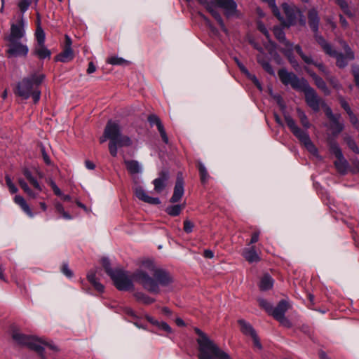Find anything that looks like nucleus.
<instances>
[{"label": "nucleus", "instance_id": "f257e3e1", "mask_svg": "<svg viewBox=\"0 0 359 359\" xmlns=\"http://www.w3.org/2000/svg\"><path fill=\"white\" fill-rule=\"evenodd\" d=\"M141 267L133 273V278L150 293L158 294L161 286L167 287L173 282L170 273L157 267L152 260L143 261Z\"/></svg>", "mask_w": 359, "mask_h": 359}, {"label": "nucleus", "instance_id": "f03ea898", "mask_svg": "<svg viewBox=\"0 0 359 359\" xmlns=\"http://www.w3.org/2000/svg\"><path fill=\"white\" fill-rule=\"evenodd\" d=\"M278 74L284 85H290L293 89L304 93L306 104L315 112L320 111V105L325 106V102L304 78H299L294 73L289 72L285 69H279Z\"/></svg>", "mask_w": 359, "mask_h": 359}, {"label": "nucleus", "instance_id": "7ed1b4c3", "mask_svg": "<svg viewBox=\"0 0 359 359\" xmlns=\"http://www.w3.org/2000/svg\"><path fill=\"white\" fill-rule=\"evenodd\" d=\"M109 140V151L113 157L118 154V147H130L133 142L127 135L121 133V127L118 121L109 120L105 126L103 135L100 138V143Z\"/></svg>", "mask_w": 359, "mask_h": 359}, {"label": "nucleus", "instance_id": "20e7f679", "mask_svg": "<svg viewBox=\"0 0 359 359\" xmlns=\"http://www.w3.org/2000/svg\"><path fill=\"white\" fill-rule=\"evenodd\" d=\"M45 79L44 74H32L24 77L16 86L15 93L24 100L32 97L34 104L41 98L40 85Z\"/></svg>", "mask_w": 359, "mask_h": 359}, {"label": "nucleus", "instance_id": "39448f33", "mask_svg": "<svg viewBox=\"0 0 359 359\" xmlns=\"http://www.w3.org/2000/svg\"><path fill=\"white\" fill-rule=\"evenodd\" d=\"M194 331L198 335L196 339L198 345V359H232L200 329L196 327Z\"/></svg>", "mask_w": 359, "mask_h": 359}, {"label": "nucleus", "instance_id": "423d86ee", "mask_svg": "<svg viewBox=\"0 0 359 359\" xmlns=\"http://www.w3.org/2000/svg\"><path fill=\"white\" fill-rule=\"evenodd\" d=\"M320 39L321 41L320 46L322 49L329 56L336 58V65L338 67L344 68L347 66L348 60H354V53L346 42H341L345 51V55H344L343 53H339L335 49H334L332 46L327 41H323L320 38Z\"/></svg>", "mask_w": 359, "mask_h": 359}, {"label": "nucleus", "instance_id": "0eeeda50", "mask_svg": "<svg viewBox=\"0 0 359 359\" xmlns=\"http://www.w3.org/2000/svg\"><path fill=\"white\" fill-rule=\"evenodd\" d=\"M285 120L292 133L304 145L306 149L312 154H317L318 149L311 140L307 130L301 129L289 114L285 115Z\"/></svg>", "mask_w": 359, "mask_h": 359}, {"label": "nucleus", "instance_id": "6e6552de", "mask_svg": "<svg viewBox=\"0 0 359 359\" xmlns=\"http://www.w3.org/2000/svg\"><path fill=\"white\" fill-rule=\"evenodd\" d=\"M282 9L286 18L278 20L283 27H290L297 24V21L302 26L306 25V18L300 9L294 4L283 3L281 5Z\"/></svg>", "mask_w": 359, "mask_h": 359}, {"label": "nucleus", "instance_id": "1a4fd4ad", "mask_svg": "<svg viewBox=\"0 0 359 359\" xmlns=\"http://www.w3.org/2000/svg\"><path fill=\"white\" fill-rule=\"evenodd\" d=\"M12 338L18 344L27 346L30 350L36 352L41 359H45L44 348L39 344V338L18 332H13Z\"/></svg>", "mask_w": 359, "mask_h": 359}, {"label": "nucleus", "instance_id": "9d476101", "mask_svg": "<svg viewBox=\"0 0 359 359\" xmlns=\"http://www.w3.org/2000/svg\"><path fill=\"white\" fill-rule=\"evenodd\" d=\"M110 278L115 287L120 291H128L134 288L133 283L129 277L128 271L122 269H117Z\"/></svg>", "mask_w": 359, "mask_h": 359}, {"label": "nucleus", "instance_id": "9b49d317", "mask_svg": "<svg viewBox=\"0 0 359 359\" xmlns=\"http://www.w3.org/2000/svg\"><path fill=\"white\" fill-rule=\"evenodd\" d=\"M6 53L8 57H26L29 52L28 46L19 41H9Z\"/></svg>", "mask_w": 359, "mask_h": 359}, {"label": "nucleus", "instance_id": "f8f14e48", "mask_svg": "<svg viewBox=\"0 0 359 359\" xmlns=\"http://www.w3.org/2000/svg\"><path fill=\"white\" fill-rule=\"evenodd\" d=\"M308 18L309 27L314 33V38L317 43L320 46L321 41L320 38L323 41L326 40L321 34H319L318 32L320 18L317 11L314 8L309 10L308 13Z\"/></svg>", "mask_w": 359, "mask_h": 359}, {"label": "nucleus", "instance_id": "ddd939ff", "mask_svg": "<svg viewBox=\"0 0 359 359\" xmlns=\"http://www.w3.org/2000/svg\"><path fill=\"white\" fill-rule=\"evenodd\" d=\"M25 35V20L23 16L17 23H13L11 26V32L8 36V41H20Z\"/></svg>", "mask_w": 359, "mask_h": 359}, {"label": "nucleus", "instance_id": "4468645a", "mask_svg": "<svg viewBox=\"0 0 359 359\" xmlns=\"http://www.w3.org/2000/svg\"><path fill=\"white\" fill-rule=\"evenodd\" d=\"M147 121L151 126H153L154 125L156 126L163 142L168 144L169 143L168 137L160 118L156 114H151L148 116Z\"/></svg>", "mask_w": 359, "mask_h": 359}, {"label": "nucleus", "instance_id": "2eb2a0df", "mask_svg": "<svg viewBox=\"0 0 359 359\" xmlns=\"http://www.w3.org/2000/svg\"><path fill=\"white\" fill-rule=\"evenodd\" d=\"M218 6L224 9L227 18L232 17L237 12V4L234 0H218Z\"/></svg>", "mask_w": 359, "mask_h": 359}, {"label": "nucleus", "instance_id": "dca6fc26", "mask_svg": "<svg viewBox=\"0 0 359 359\" xmlns=\"http://www.w3.org/2000/svg\"><path fill=\"white\" fill-rule=\"evenodd\" d=\"M169 179V172L167 170H163L159 173L158 177L153 181L154 190L157 193H161L165 188L167 182Z\"/></svg>", "mask_w": 359, "mask_h": 359}, {"label": "nucleus", "instance_id": "f3484780", "mask_svg": "<svg viewBox=\"0 0 359 359\" xmlns=\"http://www.w3.org/2000/svg\"><path fill=\"white\" fill-rule=\"evenodd\" d=\"M184 193V180L182 177H177L174 187L173 194L170 199V202L172 203L179 202L182 198Z\"/></svg>", "mask_w": 359, "mask_h": 359}, {"label": "nucleus", "instance_id": "a211bd4d", "mask_svg": "<svg viewBox=\"0 0 359 359\" xmlns=\"http://www.w3.org/2000/svg\"><path fill=\"white\" fill-rule=\"evenodd\" d=\"M135 193L137 198L145 203L152 205H158L161 203L159 198L149 196L141 187H136Z\"/></svg>", "mask_w": 359, "mask_h": 359}, {"label": "nucleus", "instance_id": "6ab92c4d", "mask_svg": "<svg viewBox=\"0 0 359 359\" xmlns=\"http://www.w3.org/2000/svg\"><path fill=\"white\" fill-rule=\"evenodd\" d=\"M288 310V304L285 300H281L276 307H272L269 315L272 316L276 320H278L285 316Z\"/></svg>", "mask_w": 359, "mask_h": 359}, {"label": "nucleus", "instance_id": "aec40b11", "mask_svg": "<svg viewBox=\"0 0 359 359\" xmlns=\"http://www.w3.org/2000/svg\"><path fill=\"white\" fill-rule=\"evenodd\" d=\"M242 255L249 263H257L261 260L259 255L255 250V247L253 245L244 248Z\"/></svg>", "mask_w": 359, "mask_h": 359}, {"label": "nucleus", "instance_id": "412c9836", "mask_svg": "<svg viewBox=\"0 0 359 359\" xmlns=\"http://www.w3.org/2000/svg\"><path fill=\"white\" fill-rule=\"evenodd\" d=\"M273 32L276 37V39L284 46V47H287L292 43L290 42L287 40L285 37V33L283 30V28L280 26H274L273 28Z\"/></svg>", "mask_w": 359, "mask_h": 359}, {"label": "nucleus", "instance_id": "4be33fe9", "mask_svg": "<svg viewBox=\"0 0 359 359\" xmlns=\"http://www.w3.org/2000/svg\"><path fill=\"white\" fill-rule=\"evenodd\" d=\"M124 163L127 170L132 175L141 173L142 171L141 165L136 160H126Z\"/></svg>", "mask_w": 359, "mask_h": 359}, {"label": "nucleus", "instance_id": "5701e85b", "mask_svg": "<svg viewBox=\"0 0 359 359\" xmlns=\"http://www.w3.org/2000/svg\"><path fill=\"white\" fill-rule=\"evenodd\" d=\"M32 54L37 56L40 60L50 58L51 56V51L43 45H37L34 49Z\"/></svg>", "mask_w": 359, "mask_h": 359}, {"label": "nucleus", "instance_id": "b1692460", "mask_svg": "<svg viewBox=\"0 0 359 359\" xmlns=\"http://www.w3.org/2000/svg\"><path fill=\"white\" fill-rule=\"evenodd\" d=\"M14 202L18 205L29 217H33L34 216V214L32 211L30 207L22 196L16 195L14 197Z\"/></svg>", "mask_w": 359, "mask_h": 359}, {"label": "nucleus", "instance_id": "393cba45", "mask_svg": "<svg viewBox=\"0 0 359 359\" xmlns=\"http://www.w3.org/2000/svg\"><path fill=\"white\" fill-rule=\"evenodd\" d=\"M87 279L99 292L102 293L104 290V286L96 278V273L93 271H90L87 274Z\"/></svg>", "mask_w": 359, "mask_h": 359}, {"label": "nucleus", "instance_id": "a878e982", "mask_svg": "<svg viewBox=\"0 0 359 359\" xmlns=\"http://www.w3.org/2000/svg\"><path fill=\"white\" fill-rule=\"evenodd\" d=\"M87 279L99 292L102 293L104 290V286L96 278V273L93 271H90L87 274Z\"/></svg>", "mask_w": 359, "mask_h": 359}, {"label": "nucleus", "instance_id": "bb28decb", "mask_svg": "<svg viewBox=\"0 0 359 359\" xmlns=\"http://www.w3.org/2000/svg\"><path fill=\"white\" fill-rule=\"evenodd\" d=\"M74 55L72 48H64V50L55 57L56 61L68 62L74 59Z\"/></svg>", "mask_w": 359, "mask_h": 359}, {"label": "nucleus", "instance_id": "cd10ccee", "mask_svg": "<svg viewBox=\"0 0 359 359\" xmlns=\"http://www.w3.org/2000/svg\"><path fill=\"white\" fill-rule=\"evenodd\" d=\"M293 50V43L287 47H284V48L281 50L282 53L287 57V60H289L292 66L294 68H296L297 67L299 66V64L294 56Z\"/></svg>", "mask_w": 359, "mask_h": 359}, {"label": "nucleus", "instance_id": "c85d7f7f", "mask_svg": "<svg viewBox=\"0 0 359 359\" xmlns=\"http://www.w3.org/2000/svg\"><path fill=\"white\" fill-rule=\"evenodd\" d=\"M274 280L272 277L269 274H265L260 280L259 285V289L262 291H266L273 287Z\"/></svg>", "mask_w": 359, "mask_h": 359}, {"label": "nucleus", "instance_id": "c756f323", "mask_svg": "<svg viewBox=\"0 0 359 359\" xmlns=\"http://www.w3.org/2000/svg\"><path fill=\"white\" fill-rule=\"evenodd\" d=\"M238 323L240 325L241 330L243 334L250 335V337H252L257 334L253 327L245 320L240 319L238 320Z\"/></svg>", "mask_w": 359, "mask_h": 359}, {"label": "nucleus", "instance_id": "7c9ffc66", "mask_svg": "<svg viewBox=\"0 0 359 359\" xmlns=\"http://www.w3.org/2000/svg\"><path fill=\"white\" fill-rule=\"evenodd\" d=\"M334 166L340 174L345 175L348 171V163L343 155L341 158H337V161H334Z\"/></svg>", "mask_w": 359, "mask_h": 359}, {"label": "nucleus", "instance_id": "2f4dec72", "mask_svg": "<svg viewBox=\"0 0 359 359\" xmlns=\"http://www.w3.org/2000/svg\"><path fill=\"white\" fill-rule=\"evenodd\" d=\"M197 167L200 175V180L203 184H205L210 179V175L205 165L200 161H197Z\"/></svg>", "mask_w": 359, "mask_h": 359}, {"label": "nucleus", "instance_id": "473e14b6", "mask_svg": "<svg viewBox=\"0 0 359 359\" xmlns=\"http://www.w3.org/2000/svg\"><path fill=\"white\" fill-rule=\"evenodd\" d=\"M340 117L341 115L337 114L336 117L330 120V121L332 122L331 129L332 130V133L334 135H337L344 130V123L339 122V121Z\"/></svg>", "mask_w": 359, "mask_h": 359}, {"label": "nucleus", "instance_id": "72a5a7b5", "mask_svg": "<svg viewBox=\"0 0 359 359\" xmlns=\"http://www.w3.org/2000/svg\"><path fill=\"white\" fill-rule=\"evenodd\" d=\"M22 173L26 177V179L29 182V183L38 191H41L42 188L39 183L38 180L36 177L32 175V172L28 168H24L22 170Z\"/></svg>", "mask_w": 359, "mask_h": 359}, {"label": "nucleus", "instance_id": "f704fd0d", "mask_svg": "<svg viewBox=\"0 0 359 359\" xmlns=\"http://www.w3.org/2000/svg\"><path fill=\"white\" fill-rule=\"evenodd\" d=\"M314 76H315V77H314V79L313 80L314 81V83H315L316 86L320 90H321L325 95H330L331 91L330 90V89L327 86L326 83L325 82V81L321 77H320L318 75H314Z\"/></svg>", "mask_w": 359, "mask_h": 359}, {"label": "nucleus", "instance_id": "c9c22d12", "mask_svg": "<svg viewBox=\"0 0 359 359\" xmlns=\"http://www.w3.org/2000/svg\"><path fill=\"white\" fill-rule=\"evenodd\" d=\"M136 299L144 304L149 305L155 302V299L149 297L142 292H137L134 294Z\"/></svg>", "mask_w": 359, "mask_h": 359}, {"label": "nucleus", "instance_id": "e433bc0d", "mask_svg": "<svg viewBox=\"0 0 359 359\" xmlns=\"http://www.w3.org/2000/svg\"><path fill=\"white\" fill-rule=\"evenodd\" d=\"M183 208V205H172L168 206L165 209V212L170 216L176 217L181 213Z\"/></svg>", "mask_w": 359, "mask_h": 359}, {"label": "nucleus", "instance_id": "4c0bfd02", "mask_svg": "<svg viewBox=\"0 0 359 359\" xmlns=\"http://www.w3.org/2000/svg\"><path fill=\"white\" fill-rule=\"evenodd\" d=\"M263 2L267 3L271 8L273 14L278 18V20H283V16L281 15L278 6L276 4V0H262Z\"/></svg>", "mask_w": 359, "mask_h": 359}, {"label": "nucleus", "instance_id": "58836bf2", "mask_svg": "<svg viewBox=\"0 0 359 359\" xmlns=\"http://www.w3.org/2000/svg\"><path fill=\"white\" fill-rule=\"evenodd\" d=\"M337 4L340 7L341 11L344 12L345 15H346L349 18H353L354 16V13L351 11V8L348 6V3L346 0H335Z\"/></svg>", "mask_w": 359, "mask_h": 359}, {"label": "nucleus", "instance_id": "ea45409f", "mask_svg": "<svg viewBox=\"0 0 359 359\" xmlns=\"http://www.w3.org/2000/svg\"><path fill=\"white\" fill-rule=\"evenodd\" d=\"M35 36L37 41V45H43L45 43L46 34L43 29L41 27L39 22L36 29Z\"/></svg>", "mask_w": 359, "mask_h": 359}, {"label": "nucleus", "instance_id": "a19ab883", "mask_svg": "<svg viewBox=\"0 0 359 359\" xmlns=\"http://www.w3.org/2000/svg\"><path fill=\"white\" fill-rule=\"evenodd\" d=\"M330 151L337 158H342L343 153L342 151L338 144V143L335 141H332L330 142Z\"/></svg>", "mask_w": 359, "mask_h": 359}, {"label": "nucleus", "instance_id": "79ce46f5", "mask_svg": "<svg viewBox=\"0 0 359 359\" xmlns=\"http://www.w3.org/2000/svg\"><path fill=\"white\" fill-rule=\"evenodd\" d=\"M55 208L56 212L60 214L65 219L70 220L72 219V216L69 212L65 210V208L61 203L55 202Z\"/></svg>", "mask_w": 359, "mask_h": 359}, {"label": "nucleus", "instance_id": "37998d69", "mask_svg": "<svg viewBox=\"0 0 359 359\" xmlns=\"http://www.w3.org/2000/svg\"><path fill=\"white\" fill-rule=\"evenodd\" d=\"M293 48L306 64L309 65L313 62V57L311 55H306L304 54L299 45H296L295 46H293Z\"/></svg>", "mask_w": 359, "mask_h": 359}, {"label": "nucleus", "instance_id": "c03bdc74", "mask_svg": "<svg viewBox=\"0 0 359 359\" xmlns=\"http://www.w3.org/2000/svg\"><path fill=\"white\" fill-rule=\"evenodd\" d=\"M107 62L112 65H127L129 64V62L123 57H119L118 56H112L109 57L107 60Z\"/></svg>", "mask_w": 359, "mask_h": 359}, {"label": "nucleus", "instance_id": "a18cd8bd", "mask_svg": "<svg viewBox=\"0 0 359 359\" xmlns=\"http://www.w3.org/2000/svg\"><path fill=\"white\" fill-rule=\"evenodd\" d=\"M102 264L104 269L105 272L110 277L112 276V274L115 273L117 269H112L111 266V263L109 259L107 257H103L101 259Z\"/></svg>", "mask_w": 359, "mask_h": 359}, {"label": "nucleus", "instance_id": "49530a36", "mask_svg": "<svg viewBox=\"0 0 359 359\" xmlns=\"http://www.w3.org/2000/svg\"><path fill=\"white\" fill-rule=\"evenodd\" d=\"M297 112L298 114L302 126L304 128V129L308 130L311 127V123L307 118V116L300 109H297Z\"/></svg>", "mask_w": 359, "mask_h": 359}, {"label": "nucleus", "instance_id": "de8ad7c7", "mask_svg": "<svg viewBox=\"0 0 359 359\" xmlns=\"http://www.w3.org/2000/svg\"><path fill=\"white\" fill-rule=\"evenodd\" d=\"M327 81L330 83V84L336 90H339L342 88V86L339 83V80L334 76L329 73L328 76H325Z\"/></svg>", "mask_w": 359, "mask_h": 359}, {"label": "nucleus", "instance_id": "09e8293b", "mask_svg": "<svg viewBox=\"0 0 359 359\" xmlns=\"http://www.w3.org/2000/svg\"><path fill=\"white\" fill-rule=\"evenodd\" d=\"M257 301L259 302V306L264 309L269 314L270 312L271 311L273 305L266 299L263 298H259Z\"/></svg>", "mask_w": 359, "mask_h": 359}, {"label": "nucleus", "instance_id": "8fccbe9b", "mask_svg": "<svg viewBox=\"0 0 359 359\" xmlns=\"http://www.w3.org/2000/svg\"><path fill=\"white\" fill-rule=\"evenodd\" d=\"M35 1L37 3L39 0H35ZM31 4L32 0H20L18 4V6L20 11L23 13L28 10Z\"/></svg>", "mask_w": 359, "mask_h": 359}, {"label": "nucleus", "instance_id": "3c124183", "mask_svg": "<svg viewBox=\"0 0 359 359\" xmlns=\"http://www.w3.org/2000/svg\"><path fill=\"white\" fill-rule=\"evenodd\" d=\"M211 15L217 20V22L219 25L221 29L224 32H226L227 29H226V28L225 27L224 22V21H223V20H222L219 13L216 10Z\"/></svg>", "mask_w": 359, "mask_h": 359}, {"label": "nucleus", "instance_id": "603ef678", "mask_svg": "<svg viewBox=\"0 0 359 359\" xmlns=\"http://www.w3.org/2000/svg\"><path fill=\"white\" fill-rule=\"evenodd\" d=\"M346 144L348 147L355 154H359V148L355 142V141L351 138V137H348L346 139Z\"/></svg>", "mask_w": 359, "mask_h": 359}, {"label": "nucleus", "instance_id": "864d4df0", "mask_svg": "<svg viewBox=\"0 0 359 359\" xmlns=\"http://www.w3.org/2000/svg\"><path fill=\"white\" fill-rule=\"evenodd\" d=\"M258 62L267 73H269L271 75H274V70L271 64L269 63V62L259 60H258Z\"/></svg>", "mask_w": 359, "mask_h": 359}, {"label": "nucleus", "instance_id": "5fc2aeb1", "mask_svg": "<svg viewBox=\"0 0 359 359\" xmlns=\"http://www.w3.org/2000/svg\"><path fill=\"white\" fill-rule=\"evenodd\" d=\"M351 73L354 77L356 86L359 88V65H353L351 67Z\"/></svg>", "mask_w": 359, "mask_h": 359}, {"label": "nucleus", "instance_id": "6e6d98bb", "mask_svg": "<svg viewBox=\"0 0 359 359\" xmlns=\"http://www.w3.org/2000/svg\"><path fill=\"white\" fill-rule=\"evenodd\" d=\"M6 183L7 187H8L9 191L13 194L18 192V188L13 183L11 177L8 175H6L5 177Z\"/></svg>", "mask_w": 359, "mask_h": 359}, {"label": "nucleus", "instance_id": "4d7b16f0", "mask_svg": "<svg viewBox=\"0 0 359 359\" xmlns=\"http://www.w3.org/2000/svg\"><path fill=\"white\" fill-rule=\"evenodd\" d=\"M62 273L69 278H71L74 276L73 271L69 268L67 263H63L61 268Z\"/></svg>", "mask_w": 359, "mask_h": 359}, {"label": "nucleus", "instance_id": "13d9d810", "mask_svg": "<svg viewBox=\"0 0 359 359\" xmlns=\"http://www.w3.org/2000/svg\"><path fill=\"white\" fill-rule=\"evenodd\" d=\"M310 65H315L325 76H328L330 71L327 69V68L324 65L322 62H316L313 60V62H311Z\"/></svg>", "mask_w": 359, "mask_h": 359}, {"label": "nucleus", "instance_id": "bf43d9fd", "mask_svg": "<svg viewBox=\"0 0 359 359\" xmlns=\"http://www.w3.org/2000/svg\"><path fill=\"white\" fill-rule=\"evenodd\" d=\"M259 31L263 34H264V36H266V38L268 39L269 42L273 46H276V43L274 42H273L271 40V38H270V34H269V31L267 30V29L265 27V26L264 25H259Z\"/></svg>", "mask_w": 359, "mask_h": 359}, {"label": "nucleus", "instance_id": "052dcab7", "mask_svg": "<svg viewBox=\"0 0 359 359\" xmlns=\"http://www.w3.org/2000/svg\"><path fill=\"white\" fill-rule=\"evenodd\" d=\"M339 101L340 102L341 107L346 111L347 114L352 111L348 103L346 101L343 96H339Z\"/></svg>", "mask_w": 359, "mask_h": 359}, {"label": "nucleus", "instance_id": "680f3d73", "mask_svg": "<svg viewBox=\"0 0 359 359\" xmlns=\"http://www.w3.org/2000/svg\"><path fill=\"white\" fill-rule=\"evenodd\" d=\"M271 95L273 97V98L276 101L277 104L279 105V107L282 109H285V104L283 102V100L281 97L280 95L279 94H273L272 93H271Z\"/></svg>", "mask_w": 359, "mask_h": 359}, {"label": "nucleus", "instance_id": "e2e57ef3", "mask_svg": "<svg viewBox=\"0 0 359 359\" xmlns=\"http://www.w3.org/2000/svg\"><path fill=\"white\" fill-rule=\"evenodd\" d=\"M194 227V224L190 220L186 219L184 221V231L186 233H189L192 232Z\"/></svg>", "mask_w": 359, "mask_h": 359}, {"label": "nucleus", "instance_id": "0e129e2a", "mask_svg": "<svg viewBox=\"0 0 359 359\" xmlns=\"http://www.w3.org/2000/svg\"><path fill=\"white\" fill-rule=\"evenodd\" d=\"M48 183L56 196H61L62 195L61 190L53 180H50Z\"/></svg>", "mask_w": 359, "mask_h": 359}, {"label": "nucleus", "instance_id": "69168bd1", "mask_svg": "<svg viewBox=\"0 0 359 359\" xmlns=\"http://www.w3.org/2000/svg\"><path fill=\"white\" fill-rule=\"evenodd\" d=\"M158 328H159L160 330H162L168 333H171L172 332V328L170 327V326L165 322H160L158 326H157Z\"/></svg>", "mask_w": 359, "mask_h": 359}, {"label": "nucleus", "instance_id": "338daca9", "mask_svg": "<svg viewBox=\"0 0 359 359\" xmlns=\"http://www.w3.org/2000/svg\"><path fill=\"white\" fill-rule=\"evenodd\" d=\"M253 83L259 89L262 90V85L257 78V76L254 74H251L250 72L246 75Z\"/></svg>", "mask_w": 359, "mask_h": 359}, {"label": "nucleus", "instance_id": "774afa93", "mask_svg": "<svg viewBox=\"0 0 359 359\" xmlns=\"http://www.w3.org/2000/svg\"><path fill=\"white\" fill-rule=\"evenodd\" d=\"M277 320L279 321L280 323L285 327L290 328L292 325L291 321L289 319H287L285 316H283V318L278 319Z\"/></svg>", "mask_w": 359, "mask_h": 359}]
</instances>
